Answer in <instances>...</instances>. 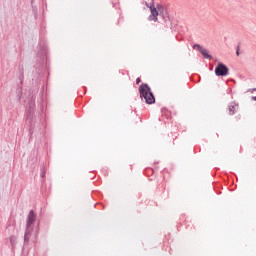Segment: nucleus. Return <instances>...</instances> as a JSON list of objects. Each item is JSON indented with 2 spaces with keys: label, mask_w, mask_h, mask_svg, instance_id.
Returning <instances> with one entry per match:
<instances>
[{
  "label": "nucleus",
  "mask_w": 256,
  "mask_h": 256,
  "mask_svg": "<svg viewBox=\"0 0 256 256\" xmlns=\"http://www.w3.org/2000/svg\"><path fill=\"white\" fill-rule=\"evenodd\" d=\"M139 93L141 99H144L148 105H153L155 103V96L151 92V88L147 84H142L139 87Z\"/></svg>",
  "instance_id": "1"
},
{
  "label": "nucleus",
  "mask_w": 256,
  "mask_h": 256,
  "mask_svg": "<svg viewBox=\"0 0 256 256\" xmlns=\"http://www.w3.org/2000/svg\"><path fill=\"white\" fill-rule=\"evenodd\" d=\"M147 7L150 9V16H149V21H159V13H163L165 11V7L163 5H158L155 7V5H150L147 4Z\"/></svg>",
  "instance_id": "2"
},
{
  "label": "nucleus",
  "mask_w": 256,
  "mask_h": 256,
  "mask_svg": "<svg viewBox=\"0 0 256 256\" xmlns=\"http://www.w3.org/2000/svg\"><path fill=\"white\" fill-rule=\"evenodd\" d=\"M215 75H217V77H227V75H229V68L223 63H218L215 68Z\"/></svg>",
  "instance_id": "3"
},
{
  "label": "nucleus",
  "mask_w": 256,
  "mask_h": 256,
  "mask_svg": "<svg viewBox=\"0 0 256 256\" xmlns=\"http://www.w3.org/2000/svg\"><path fill=\"white\" fill-rule=\"evenodd\" d=\"M37 219V216L35 215V212L31 210L29 212V215L27 217V222H26V229L29 232V229H31V225L35 223V220Z\"/></svg>",
  "instance_id": "4"
},
{
  "label": "nucleus",
  "mask_w": 256,
  "mask_h": 256,
  "mask_svg": "<svg viewBox=\"0 0 256 256\" xmlns=\"http://www.w3.org/2000/svg\"><path fill=\"white\" fill-rule=\"evenodd\" d=\"M198 49L199 53H201V55H203V57H205V59H211V56L209 55V51H207V49L201 47V45H194V49Z\"/></svg>",
  "instance_id": "5"
},
{
  "label": "nucleus",
  "mask_w": 256,
  "mask_h": 256,
  "mask_svg": "<svg viewBox=\"0 0 256 256\" xmlns=\"http://www.w3.org/2000/svg\"><path fill=\"white\" fill-rule=\"evenodd\" d=\"M229 115H235V107L234 106L229 107Z\"/></svg>",
  "instance_id": "6"
},
{
  "label": "nucleus",
  "mask_w": 256,
  "mask_h": 256,
  "mask_svg": "<svg viewBox=\"0 0 256 256\" xmlns=\"http://www.w3.org/2000/svg\"><path fill=\"white\" fill-rule=\"evenodd\" d=\"M136 83H137V85H139V83H141V78H137Z\"/></svg>",
  "instance_id": "7"
},
{
  "label": "nucleus",
  "mask_w": 256,
  "mask_h": 256,
  "mask_svg": "<svg viewBox=\"0 0 256 256\" xmlns=\"http://www.w3.org/2000/svg\"><path fill=\"white\" fill-rule=\"evenodd\" d=\"M236 54L239 55V50H237Z\"/></svg>",
  "instance_id": "8"
}]
</instances>
